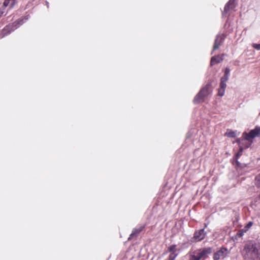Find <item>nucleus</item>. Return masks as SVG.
Returning <instances> with one entry per match:
<instances>
[{
    "label": "nucleus",
    "mask_w": 260,
    "mask_h": 260,
    "mask_svg": "<svg viewBox=\"0 0 260 260\" xmlns=\"http://www.w3.org/2000/svg\"><path fill=\"white\" fill-rule=\"evenodd\" d=\"M211 248L200 249L191 252L189 260H204L211 253Z\"/></svg>",
    "instance_id": "obj_2"
},
{
    "label": "nucleus",
    "mask_w": 260,
    "mask_h": 260,
    "mask_svg": "<svg viewBox=\"0 0 260 260\" xmlns=\"http://www.w3.org/2000/svg\"><path fill=\"white\" fill-rule=\"evenodd\" d=\"M225 135L230 138H234L236 136V132L228 130L225 134Z\"/></svg>",
    "instance_id": "obj_14"
},
{
    "label": "nucleus",
    "mask_w": 260,
    "mask_h": 260,
    "mask_svg": "<svg viewBox=\"0 0 260 260\" xmlns=\"http://www.w3.org/2000/svg\"><path fill=\"white\" fill-rule=\"evenodd\" d=\"M245 139L250 141L251 139L260 136V127H256L254 129L251 130L248 134L244 133L243 134Z\"/></svg>",
    "instance_id": "obj_4"
},
{
    "label": "nucleus",
    "mask_w": 260,
    "mask_h": 260,
    "mask_svg": "<svg viewBox=\"0 0 260 260\" xmlns=\"http://www.w3.org/2000/svg\"><path fill=\"white\" fill-rule=\"evenodd\" d=\"M243 150V148L242 147H240L239 151L238 152V153L236 154L237 157H239L242 155Z\"/></svg>",
    "instance_id": "obj_20"
},
{
    "label": "nucleus",
    "mask_w": 260,
    "mask_h": 260,
    "mask_svg": "<svg viewBox=\"0 0 260 260\" xmlns=\"http://www.w3.org/2000/svg\"><path fill=\"white\" fill-rule=\"evenodd\" d=\"M225 89L219 88L218 89V95L222 96L224 94Z\"/></svg>",
    "instance_id": "obj_16"
},
{
    "label": "nucleus",
    "mask_w": 260,
    "mask_h": 260,
    "mask_svg": "<svg viewBox=\"0 0 260 260\" xmlns=\"http://www.w3.org/2000/svg\"><path fill=\"white\" fill-rule=\"evenodd\" d=\"M206 235V233L204 229L200 230V231L195 232L193 238L196 241H200L203 239Z\"/></svg>",
    "instance_id": "obj_9"
},
{
    "label": "nucleus",
    "mask_w": 260,
    "mask_h": 260,
    "mask_svg": "<svg viewBox=\"0 0 260 260\" xmlns=\"http://www.w3.org/2000/svg\"><path fill=\"white\" fill-rule=\"evenodd\" d=\"M255 185L260 187V174L255 177Z\"/></svg>",
    "instance_id": "obj_15"
},
{
    "label": "nucleus",
    "mask_w": 260,
    "mask_h": 260,
    "mask_svg": "<svg viewBox=\"0 0 260 260\" xmlns=\"http://www.w3.org/2000/svg\"><path fill=\"white\" fill-rule=\"evenodd\" d=\"M4 12L3 11V10H2L0 9V16L3 15L4 14Z\"/></svg>",
    "instance_id": "obj_24"
},
{
    "label": "nucleus",
    "mask_w": 260,
    "mask_h": 260,
    "mask_svg": "<svg viewBox=\"0 0 260 260\" xmlns=\"http://www.w3.org/2000/svg\"><path fill=\"white\" fill-rule=\"evenodd\" d=\"M252 222H249L247 224V226H246V228H249L252 225Z\"/></svg>",
    "instance_id": "obj_23"
},
{
    "label": "nucleus",
    "mask_w": 260,
    "mask_h": 260,
    "mask_svg": "<svg viewBox=\"0 0 260 260\" xmlns=\"http://www.w3.org/2000/svg\"><path fill=\"white\" fill-rule=\"evenodd\" d=\"M22 19H18L16 22H15L13 24V26H14V28L12 29L11 30H14L15 28H17L18 27H19L20 25H21L22 24Z\"/></svg>",
    "instance_id": "obj_13"
},
{
    "label": "nucleus",
    "mask_w": 260,
    "mask_h": 260,
    "mask_svg": "<svg viewBox=\"0 0 260 260\" xmlns=\"http://www.w3.org/2000/svg\"><path fill=\"white\" fill-rule=\"evenodd\" d=\"M229 76L224 75V76L222 77H221L220 81L226 82L228 81V80H229Z\"/></svg>",
    "instance_id": "obj_18"
},
{
    "label": "nucleus",
    "mask_w": 260,
    "mask_h": 260,
    "mask_svg": "<svg viewBox=\"0 0 260 260\" xmlns=\"http://www.w3.org/2000/svg\"><path fill=\"white\" fill-rule=\"evenodd\" d=\"M223 55V54L221 56L217 55L216 56L212 57L211 59V65L213 66L221 61L223 59L222 57Z\"/></svg>",
    "instance_id": "obj_10"
},
{
    "label": "nucleus",
    "mask_w": 260,
    "mask_h": 260,
    "mask_svg": "<svg viewBox=\"0 0 260 260\" xmlns=\"http://www.w3.org/2000/svg\"><path fill=\"white\" fill-rule=\"evenodd\" d=\"M226 87V82L220 81V88L225 89Z\"/></svg>",
    "instance_id": "obj_17"
},
{
    "label": "nucleus",
    "mask_w": 260,
    "mask_h": 260,
    "mask_svg": "<svg viewBox=\"0 0 260 260\" xmlns=\"http://www.w3.org/2000/svg\"><path fill=\"white\" fill-rule=\"evenodd\" d=\"M17 3V0H5L3 7H6L10 5V8H13Z\"/></svg>",
    "instance_id": "obj_11"
},
{
    "label": "nucleus",
    "mask_w": 260,
    "mask_h": 260,
    "mask_svg": "<svg viewBox=\"0 0 260 260\" xmlns=\"http://www.w3.org/2000/svg\"><path fill=\"white\" fill-rule=\"evenodd\" d=\"M243 254L249 260H260V245L253 242L246 244L243 250Z\"/></svg>",
    "instance_id": "obj_1"
},
{
    "label": "nucleus",
    "mask_w": 260,
    "mask_h": 260,
    "mask_svg": "<svg viewBox=\"0 0 260 260\" xmlns=\"http://www.w3.org/2000/svg\"><path fill=\"white\" fill-rule=\"evenodd\" d=\"M237 142L239 143L240 142V140H237Z\"/></svg>",
    "instance_id": "obj_25"
},
{
    "label": "nucleus",
    "mask_w": 260,
    "mask_h": 260,
    "mask_svg": "<svg viewBox=\"0 0 260 260\" xmlns=\"http://www.w3.org/2000/svg\"><path fill=\"white\" fill-rule=\"evenodd\" d=\"M143 228L144 227L143 226H141L139 228L135 229L128 238V240L133 238V237L135 236H136L143 230Z\"/></svg>",
    "instance_id": "obj_12"
},
{
    "label": "nucleus",
    "mask_w": 260,
    "mask_h": 260,
    "mask_svg": "<svg viewBox=\"0 0 260 260\" xmlns=\"http://www.w3.org/2000/svg\"><path fill=\"white\" fill-rule=\"evenodd\" d=\"M230 70L229 68H226L225 69V71H224V74L225 75H227L228 76H230Z\"/></svg>",
    "instance_id": "obj_21"
},
{
    "label": "nucleus",
    "mask_w": 260,
    "mask_h": 260,
    "mask_svg": "<svg viewBox=\"0 0 260 260\" xmlns=\"http://www.w3.org/2000/svg\"><path fill=\"white\" fill-rule=\"evenodd\" d=\"M228 254V250L225 248H221L219 250L215 253L214 255V260H218L219 259H223L227 256Z\"/></svg>",
    "instance_id": "obj_6"
},
{
    "label": "nucleus",
    "mask_w": 260,
    "mask_h": 260,
    "mask_svg": "<svg viewBox=\"0 0 260 260\" xmlns=\"http://www.w3.org/2000/svg\"><path fill=\"white\" fill-rule=\"evenodd\" d=\"M9 27H10V26H7V27L3 29V34H4V35H7V34H8V33H6V31H7V30H8V29H9ZM10 31H9L8 34H9V33L10 32Z\"/></svg>",
    "instance_id": "obj_22"
},
{
    "label": "nucleus",
    "mask_w": 260,
    "mask_h": 260,
    "mask_svg": "<svg viewBox=\"0 0 260 260\" xmlns=\"http://www.w3.org/2000/svg\"><path fill=\"white\" fill-rule=\"evenodd\" d=\"M252 46L254 48H255V49H256L257 50H260V44H257L253 43V44H252Z\"/></svg>",
    "instance_id": "obj_19"
},
{
    "label": "nucleus",
    "mask_w": 260,
    "mask_h": 260,
    "mask_svg": "<svg viewBox=\"0 0 260 260\" xmlns=\"http://www.w3.org/2000/svg\"><path fill=\"white\" fill-rule=\"evenodd\" d=\"M169 252L170 253L169 255V260H174L177 256L178 252L176 249V245H172L168 249Z\"/></svg>",
    "instance_id": "obj_8"
},
{
    "label": "nucleus",
    "mask_w": 260,
    "mask_h": 260,
    "mask_svg": "<svg viewBox=\"0 0 260 260\" xmlns=\"http://www.w3.org/2000/svg\"><path fill=\"white\" fill-rule=\"evenodd\" d=\"M237 0H230L224 7V14H230V12L233 10L236 6Z\"/></svg>",
    "instance_id": "obj_5"
},
{
    "label": "nucleus",
    "mask_w": 260,
    "mask_h": 260,
    "mask_svg": "<svg viewBox=\"0 0 260 260\" xmlns=\"http://www.w3.org/2000/svg\"><path fill=\"white\" fill-rule=\"evenodd\" d=\"M224 40V36L223 35H217L215 40L214 45L213 46V50L218 49L220 45L223 43Z\"/></svg>",
    "instance_id": "obj_7"
},
{
    "label": "nucleus",
    "mask_w": 260,
    "mask_h": 260,
    "mask_svg": "<svg viewBox=\"0 0 260 260\" xmlns=\"http://www.w3.org/2000/svg\"><path fill=\"white\" fill-rule=\"evenodd\" d=\"M211 85V83L210 82L201 89L194 99L193 102L194 103H199L204 101L205 98L211 92V90L210 89Z\"/></svg>",
    "instance_id": "obj_3"
}]
</instances>
